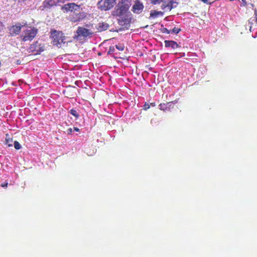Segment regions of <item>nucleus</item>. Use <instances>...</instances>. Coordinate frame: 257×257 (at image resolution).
Wrapping results in <instances>:
<instances>
[{"mask_svg": "<svg viewBox=\"0 0 257 257\" xmlns=\"http://www.w3.org/2000/svg\"><path fill=\"white\" fill-rule=\"evenodd\" d=\"M116 3V0H102L98 2V7L102 11H107L111 9Z\"/></svg>", "mask_w": 257, "mask_h": 257, "instance_id": "20e7f679", "label": "nucleus"}, {"mask_svg": "<svg viewBox=\"0 0 257 257\" xmlns=\"http://www.w3.org/2000/svg\"><path fill=\"white\" fill-rule=\"evenodd\" d=\"M22 27V25L20 24L12 26L9 29L11 35L14 36L19 34L21 31Z\"/></svg>", "mask_w": 257, "mask_h": 257, "instance_id": "9b49d317", "label": "nucleus"}, {"mask_svg": "<svg viewBox=\"0 0 257 257\" xmlns=\"http://www.w3.org/2000/svg\"><path fill=\"white\" fill-rule=\"evenodd\" d=\"M254 17L253 18H252L255 21V23L257 24V11L256 10H255L254 11Z\"/></svg>", "mask_w": 257, "mask_h": 257, "instance_id": "393cba45", "label": "nucleus"}, {"mask_svg": "<svg viewBox=\"0 0 257 257\" xmlns=\"http://www.w3.org/2000/svg\"><path fill=\"white\" fill-rule=\"evenodd\" d=\"M109 25L106 22H100L98 24L97 29L99 32H102L107 30L109 28Z\"/></svg>", "mask_w": 257, "mask_h": 257, "instance_id": "2eb2a0df", "label": "nucleus"}, {"mask_svg": "<svg viewBox=\"0 0 257 257\" xmlns=\"http://www.w3.org/2000/svg\"><path fill=\"white\" fill-rule=\"evenodd\" d=\"M144 9V6L140 0H136L132 7V12L137 14H141Z\"/></svg>", "mask_w": 257, "mask_h": 257, "instance_id": "0eeeda50", "label": "nucleus"}, {"mask_svg": "<svg viewBox=\"0 0 257 257\" xmlns=\"http://www.w3.org/2000/svg\"><path fill=\"white\" fill-rule=\"evenodd\" d=\"M8 183H2V184H1V186L2 187H7L8 186Z\"/></svg>", "mask_w": 257, "mask_h": 257, "instance_id": "cd10ccee", "label": "nucleus"}, {"mask_svg": "<svg viewBox=\"0 0 257 257\" xmlns=\"http://www.w3.org/2000/svg\"><path fill=\"white\" fill-rule=\"evenodd\" d=\"M58 3H63L62 0H45L43 3L44 9H50L57 6Z\"/></svg>", "mask_w": 257, "mask_h": 257, "instance_id": "6e6552de", "label": "nucleus"}, {"mask_svg": "<svg viewBox=\"0 0 257 257\" xmlns=\"http://www.w3.org/2000/svg\"><path fill=\"white\" fill-rule=\"evenodd\" d=\"M79 6L75 3H68L63 5L61 7V10L63 12H72L73 10H76L77 8H79Z\"/></svg>", "mask_w": 257, "mask_h": 257, "instance_id": "1a4fd4ad", "label": "nucleus"}, {"mask_svg": "<svg viewBox=\"0 0 257 257\" xmlns=\"http://www.w3.org/2000/svg\"><path fill=\"white\" fill-rule=\"evenodd\" d=\"M70 113L74 116L76 118L79 117V114L77 111V110L75 109H71L70 110Z\"/></svg>", "mask_w": 257, "mask_h": 257, "instance_id": "a211bd4d", "label": "nucleus"}, {"mask_svg": "<svg viewBox=\"0 0 257 257\" xmlns=\"http://www.w3.org/2000/svg\"><path fill=\"white\" fill-rule=\"evenodd\" d=\"M14 147L16 149V150H20L21 148V145L20 144V143L17 141H15L14 142Z\"/></svg>", "mask_w": 257, "mask_h": 257, "instance_id": "aec40b11", "label": "nucleus"}, {"mask_svg": "<svg viewBox=\"0 0 257 257\" xmlns=\"http://www.w3.org/2000/svg\"><path fill=\"white\" fill-rule=\"evenodd\" d=\"M150 106H155L156 105L155 103L152 102L150 104Z\"/></svg>", "mask_w": 257, "mask_h": 257, "instance_id": "2f4dec72", "label": "nucleus"}, {"mask_svg": "<svg viewBox=\"0 0 257 257\" xmlns=\"http://www.w3.org/2000/svg\"><path fill=\"white\" fill-rule=\"evenodd\" d=\"M84 17L83 13H78L70 17V20L72 22H79L82 20Z\"/></svg>", "mask_w": 257, "mask_h": 257, "instance_id": "f8f14e48", "label": "nucleus"}, {"mask_svg": "<svg viewBox=\"0 0 257 257\" xmlns=\"http://www.w3.org/2000/svg\"><path fill=\"white\" fill-rule=\"evenodd\" d=\"M67 134H68V135H71V133H72V128H68V129L67 130Z\"/></svg>", "mask_w": 257, "mask_h": 257, "instance_id": "bb28decb", "label": "nucleus"}, {"mask_svg": "<svg viewBox=\"0 0 257 257\" xmlns=\"http://www.w3.org/2000/svg\"><path fill=\"white\" fill-rule=\"evenodd\" d=\"M172 31L174 33L178 34L180 31V29L175 27L172 30Z\"/></svg>", "mask_w": 257, "mask_h": 257, "instance_id": "b1692460", "label": "nucleus"}, {"mask_svg": "<svg viewBox=\"0 0 257 257\" xmlns=\"http://www.w3.org/2000/svg\"><path fill=\"white\" fill-rule=\"evenodd\" d=\"M74 130L76 132H79V129L78 127H74Z\"/></svg>", "mask_w": 257, "mask_h": 257, "instance_id": "7c9ffc66", "label": "nucleus"}, {"mask_svg": "<svg viewBox=\"0 0 257 257\" xmlns=\"http://www.w3.org/2000/svg\"><path fill=\"white\" fill-rule=\"evenodd\" d=\"M131 5V1L121 0L112 12V15L118 17V23L122 26H127L131 23V14L128 10Z\"/></svg>", "mask_w": 257, "mask_h": 257, "instance_id": "f257e3e1", "label": "nucleus"}, {"mask_svg": "<svg viewBox=\"0 0 257 257\" xmlns=\"http://www.w3.org/2000/svg\"><path fill=\"white\" fill-rule=\"evenodd\" d=\"M172 102H168L166 103H162L159 105V107L160 110L166 111L169 110L172 106Z\"/></svg>", "mask_w": 257, "mask_h": 257, "instance_id": "4468645a", "label": "nucleus"}, {"mask_svg": "<svg viewBox=\"0 0 257 257\" xmlns=\"http://www.w3.org/2000/svg\"><path fill=\"white\" fill-rule=\"evenodd\" d=\"M44 50V45H42L38 41L35 42L31 44L28 49L29 52L34 53L35 54H39Z\"/></svg>", "mask_w": 257, "mask_h": 257, "instance_id": "39448f33", "label": "nucleus"}, {"mask_svg": "<svg viewBox=\"0 0 257 257\" xmlns=\"http://www.w3.org/2000/svg\"><path fill=\"white\" fill-rule=\"evenodd\" d=\"M253 21H255L254 20V19L252 18H251L248 20V23H249V24H250L251 25L253 24Z\"/></svg>", "mask_w": 257, "mask_h": 257, "instance_id": "a878e982", "label": "nucleus"}, {"mask_svg": "<svg viewBox=\"0 0 257 257\" xmlns=\"http://www.w3.org/2000/svg\"><path fill=\"white\" fill-rule=\"evenodd\" d=\"M38 33L37 29L34 27H30L24 32L23 37V41H31L36 36Z\"/></svg>", "mask_w": 257, "mask_h": 257, "instance_id": "7ed1b4c3", "label": "nucleus"}, {"mask_svg": "<svg viewBox=\"0 0 257 257\" xmlns=\"http://www.w3.org/2000/svg\"><path fill=\"white\" fill-rule=\"evenodd\" d=\"M161 32L163 33L169 34L170 33V31L168 30L166 28H163L161 29Z\"/></svg>", "mask_w": 257, "mask_h": 257, "instance_id": "4be33fe9", "label": "nucleus"}, {"mask_svg": "<svg viewBox=\"0 0 257 257\" xmlns=\"http://www.w3.org/2000/svg\"><path fill=\"white\" fill-rule=\"evenodd\" d=\"M164 43L166 47H171L173 49L179 47V45L174 41L165 40Z\"/></svg>", "mask_w": 257, "mask_h": 257, "instance_id": "ddd939ff", "label": "nucleus"}, {"mask_svg": "<svg viewBox=\"0 0 257 257\" xmlns=\"http://www.w3.org/2000/svg\"><path fill=\"white\" fill-rule=\"evenodd\" d=\"M115 47L119 51H123L124 49V45L123 44H118L117 45H115Z\"/></svg>", "mask_w": 257, "mask_h": 257, "instance_id": "6ab92c4d", "label": "nucleus"}, {"mask_svg": "<svg viewBox=\"0 0 257 257\" xmlns=\"http://www.w3.org/2000/svg\"><path fill=\"white\" fill-rule=\"evenodd\" d=\"M167 5H162L161 8L162 10H165L170 11L173 8L176 7L178 3L176 0H167Z\"/></svg>", "mask_w": 257, "mask_h": 257, "instance_id": "9d476101", "label": "nucleus"}, {"mask_svg": "<svg viewBox=\"0 0 257 257\" xmlns=\"http://www.w3.org/2000/svg\"><path fill=\"white\" fill-rule=\"evenodd\" d=\"M13 139L8 135H6V144L9 147H12L13 146Z\"/></svg>", "mask_w": 257, "mask_h": 257, "instance_id": "dca6fc26", "label": "nucleus"}, {"mask_svg": "<svg viewBox=\"0 0 257 257\" xmlns=\"http://www.w3.org/2000/svg\"><path fill=\"white\" fill-rule=\"evenodd\" d=\"M114 50V48L113 47H110L109 48V51H113Z\"/></svg>", "mask_w": 257, "mask_h": 257, "instance_id": "c756f323", "label": "nucleus"}, {"mask_svg": "<svg viewBox=\"0 0 257 257\" xmlns=\"http://www.w3.org/2000/svg\"><path fill=\"white\" fill-rule=\"evenodd\" d=\"M160 15H162L163 13L161 11L159 12L157 11H151L150 14L151 16L152 17H157Z\"/></svg>", "mask_w": 257, "mask_h": 257, "instance_id": "f3484780", "label": "nucleus"}, {"mask_svg": "<svg viewBox=\"0 0 257 257\" xmlns=\"http://www.w3.org/2000/svg\"><path fill=\"white\" fill-rule=\"evenodd\" d=\"M162 2L163 3L162 5H165V6L167 5V3H168L167 1H162Z\"/></svg>", "mask_w": 257, "mask_h": 257, "instance_id": "c85d7f7f", "label": "nucleus"}, {"mask_svg": "<svg viewBox=\"0 0 257 257\" xmlns=\"http://www.w3.org/2000/svg\"><path fill=\"white\" fill-rule=\"evenodd\" d=\"M151 4L153 5H157L160 4L162 2V0H151Z\"/></svg>", "mask_w": 257, "mask_h": 257, "instance_id": "412c9836", "label": "nucleus"}, {"mask_svg": "<svg viewBox=\"0 0 257 257\" xmlns=\"http://www.w3.org/2000/svg\"><path fill=\"white\" fill-rule=\"evenodd\" d=\"M52 42L53 45L60 48L63 44L65 43V36L60 31L56 30L51 31V37Z\"/></svg>", "mask_w": 257, "mask_h": 257, "instance_id": "f03ea898", "label": "nucleus"}, {"mask_svg": "<svg viewBox=\"0 0 257 257\" xmlns=\"http://www.w3.org/2000/svg\"><path fill=\"white\" fill-rule=\"evenodd\" d=\"M76 33L77 34V36L85 38H91L93 34V33L90 30L82 27H78Z\"/></svg>", "mask_w": 257, "mask_h": 257, "instance_id": "423d86ee", "label": "nucleus"}, {"mask_svg": "<svg viewBox=\"0 0 257 257\" xmlns=\"http://www.w3.org/2000/svg\"><path fill=\"white\" fill-rule=\"evenodd\" d=\"M150 107V105L149 103L146 102L144 105V109L145 110H148Z\"/></svg>", "mask_w": 257, "mask_h": 257, "instance_id": "5701e85b", "label": "nucleus"}]
</instances>
